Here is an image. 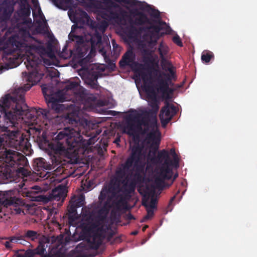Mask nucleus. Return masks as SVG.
Returning a JSON list of instances; mask_svg holds the SVG:
<instances>
[{
	"mask_svg": "<svg viewBox=\"0 0 257 257\" xmlns=\"http://www.w3.org/2000/svg\"><path fill=\"white\" fill-rule=\"evenodd\" d=\"M79 98V99L81 101V103H84L86 101V99H87V97L86 95L84 93V91L80 92L79 94L77 96Z\"/></svg>",
	"mask_w": 257,
	"mask_h": 257,
	"instance_id": "obj_48",
	"label": "nucleus"
},
{
	"mask_svg": "<svg viewBox=\"0 0 257 257\" xmlns=\"http://www.w3.org/2000/svg\"><path fill=\"white\" fill-rule=\"evenodd\" d=\"M161 65L162 69L165 72H168L169 73L160 72L159 70L154 69V71L156 73V75L157 77H161V78H163V79H168L174 78V80L175 81L177 79V76L175 74V67L172 63L166 58H163L161 60Z\"/></svg>",
	"mask_w": 257,
	"mask_h": 257,
	"instance_id": "obj_15",
	"label": "nucleus"
},
{
	"mask_svg": "<svg viewBox=\"0 0 257 257\" xmlns=\"http://www.w3.org/2000/svg\"><path fill=\"white\" fill-rule=\"evenodd\" d=\"M21 118H23L22 116L18 117L15 126H6L0 124V139H2L3 145L8 146L28 154L31 150V144L22 133L16 128L17 127L16 125L19 124L18 120Z\"/></svg>",
	"mask_w": 257,
	"mask_h": 257,
	"instance_id": "obj_7",
	"label": "nucleus"
},
{
	"mask_svg": "<svg viewBox=\"0 0 257 257\" xmlns=\"http://www.w3.org/2000/svg\"><path fill=\"white\" fill-rule=\"evenodd\" d=\"M22 203V200L14 196H12V192L0 191V212H2V207H8L13 206L16 207V211L18 213H20L22 210L20 207L17 208Z\"/></svg>",
	"mask_w": 257,
	"mask_h": 257,
	"instance_id": "obj_13",
	"label": "nucleus"
},
{
	"mask_svg": "<svg viewBox=\"0 0 257 257\" xmlns=\"http://www.w3.org/2000/svg\"><path fill=\"white\" fill-rule=\"evenodd\" d=\"M46 251L45 244L42 242H40L38 246L33 250L31 251V255L34 256L35 255H39L41 257H43L46 254Z\"/></svg>",
	"mask_w": 257,
	"mask_h": 257,
	"instance_id": "obj_27",
	"label": "nucleus"
},
{
	"mask_svg": "<svg viewBox=\"0 0 257 257\" xmlns=\"http://www.w3.org/2000/svg\"><path fill=\"white\" fill-rule=\"evenodd\" d=\"M117 3H122L131 7H138L141 10H146L149 13L150 16L157 20L154 21L158 24H166L160 19V13L158 10L152 8L150 5L145 2L138 0H114Z\"/></svg>",
	"mask_w": 257,
	"mask_h": 257,
	"instance_id": "obj_11",
	"label": "nucleus"
},
{
	"mask_svg": "<svg viewBox=\"0 0 257 257\" xmlns=\"http://www.w3.org/2000/svg\"><path fill=\"white\" fill-rule=\"evenodd\" d=\"M158 52L160 56L161 59L166 58V56L168 53V47L161 42L159 46Z\"/></svg>",
	"mask_w": 257,
	"mask_h": 257,
	"instance_id": "obj_30",
	"label": "nucleus"
},
{
	"mask_svg": "<svg viewBox=\"0 0 257 257\" xmlns=\"http://www.w3.org/2000/svg\"><path fill=\"white\" fill-rule=\"evenodd\" d=\"M68 122L72 124H77L78 123L76 118H72L68 116Z\"/></svg>",
	"mask_w": 257,
	"mask_h": 257,
	"instance_id": "obj_50",
	"label": "nucleus"
},
{
	"mask_svg": "<svg viewBox=\"0 0 257 257\" xmlns=\"http://www.w3.org/2000/svg\"><path fill=\"white\" fill-rule=\"evenodd\" d=\"M214 58L213 53L208 50L204 51L201 55V60L206 63H209L211 59Z\"/></svg>",
	"mask_w": 257,
	"mask_h": 257,
	"instance_id": "obj_31",
	"label": "nucleus"
},
{
	"mask_svg": "<svg viewBox=\"0 0 257 257\" xmlns=\"http://www.w3.org/2000/svg\"><path fill=\"white\" fill-rule=\"evenodd\" d=\"M144 53L145 54L149 55L148 57H145L144 58V62L145 64H151L153 65L155 62V60L152 56V52L149 50H144Z\"/></svg>",
	"mask_w": 257,
	"mask_h": 257,
	"instance_id": "obj_36",
	"label": "nucleus"
},
{
	"mask_svg": "<svg viewBox=\"0 0 257 257\" xmlns=\"http://www.w3.org/2000/svg\"><path fill=\"white\" fill-rule=\"evenodd\" d=\"M10 242H11L9 240L6 241L4 243L5 247L8 249H11L12 248V246L11 245Z\"/></svg>",
	"mask_w": 257,
	"mask_h": 257,
	"instance_id": "obj_52",
	"label": "nucleus"
},
{
	"mask_svg": "<svg viewBox=\"0 0 257 257\" xmlns=\"http://www.w3.org/2000/svg\"><path fill=\"white\" fill-rule=\"evenodd\" d=\"M29 73L23 72V77L30 83L25 84L24 88L15 90L12 94L5 95L0 101V112L7 123L14 125L20 116H27L29 113L28 106L25 103V92L36 84L44 76L43 71L30 69Z\"/></svg>",
	"mask_w": 257,
	"mask_h": 257,
	"instance_id": "obj_2",
	"label": "nucleus"
},
{
	"mask_svg": "<svg viewBox=\"0 0 257 257\" xmlns=\"http://www.w3.org/2000/svg\"><path fill=\"white\" fill-rule=\"evenodd\" d=\"M132 234L133 235H137L138 234V231H133V232H132Z\"/></svg>",
	"mask_w": 257,
	"mask_h": 257,
	"instance_id": "obj_59",
	"label": "nucleus"
},
{
	"mask_svg": "<svg viewBox=\"0 0 257 257\" xmlns=\"http://www.w3.org/2000/svg\"><path fill=\"white\" fill-rule=\"evenodd\" d=\"M180 87H181V85H177L176 86V88H179Z\"/></svg>",
	"mask_w": 257,
	"mask_h": 257,
	"instance_id": "obj_63",
	"label": "nucleus"
},
{
	"mask_svg": "<svg viewBox=\"0 0 257 257\" xmlns=\"http://www.w3.org/2000/svg\"><path fill=\"white\" fill-rule=\"evenodd\" d=\"M119 141H120V139L118 138V139L115 140V142L117 143V142H119Z\"/></svg>",
	"mask_w": 257,
	"mask_h": 257,
	"instance_id": "obj_60",
	"label": "nucleus"
},
{
	"mask_svg": "<svg viewBox=\"0 0 257 257\" xmlns=\"http://www.w3.org/2000/svg\"><path fill=\"white\" fill-rule=\"evenodd\" d=\"M93 76V79H94V80H97V78H98V75H97V74L95 73V74H94L93 75V76Z\"/></svg>",
	"mask_w": 257,
	"mask_h": 257,
	"instance_id": "obj_54",
	"label": "nucleus"
},
{
	"mask_svg": "<svg viewBox=\"0 0 257 257\" xmlns=\"http://www.w3.org/2000/svg\"><path fill=\"white\" fill-rule=\"evenodd\" d=\"M90 247L94 249L99 248L102 242V234L100 231L94 232L91 239L90 240Z\"/></svg>",
	"mask_w": 257,
	"mask_h": 257,
	"instance_id": "obj_23",
	"label": "nucleus"
},
{
	"mask_svg": "<svg viewBox=\"0 0 257 257\" xmlns=\"http://www.w3.org/2000/svg\"><path fill=\"white\" fill-rule=\"evenodd\" d=\"M107 213L108 210L104 207H103L98 211L96 217L103 222L106 218Z\"/></svg>",
	"mask_w": 257,
	"mask_h": 257,
	"instance_id": "obj_35",
	"label": "nucleus"
},
{
	"mask_svg": "<svg viewBox=\"0 0 257 257\" xmlns=\"http://www.w3.org/2000/svg\"><path fill=\"white\" fill-rule=\"evenodd\" d=\"M164 24L151 25L146 27V29L149 31L147 34L144 36L143 38L148 44L149 48L153 49L157 45L158 40L160 38L159 33L162 29L161 26Z\"/></svg>",
	"mask_w": 257,
	"mask_h": 257,
	"instance_id": "obj_14",
	"label": "nucleus"
},
{
	"mask_svg": "<svg viewBox=\"0 0 257 257\" xmlns=\"http://www.w3.org/2000/svg\"><path fill=\"white\" fill-rule=\"evenodd\" d=\"M127 134L135 136L137 134L147 135L146 140L148 144L160 145V138L157 136V120L156 116L146 112L144 114L135 111L128 115L125 127Z\"/></svg>",
	"mask_w": 257,
	"mask_h": 257,
	"instance_id": "obj_3",
	"label": "nucleus"
},
{
	"mask_svg": "<svg viewBox=\"0 0 257 257\" xmlns=\"http://www.w3.org/2000/svg\"><path fill=\"white\" fill-rule=\"evenodd\" d=\"M112 44L113 48H115V47L117 46V45L116 44V43L114 41H112Z\"/></svg>",
	"mask_w": 257,
	"mask_h": 257,
	"instance_id": "obj_56",
	"label": "nucleus"
},
{
	"mask_svg": "<svg viewBox=\"0 0 257 257\" xmlns=\"http://www.w3.org/2000/svg\"><path fill=\"white\" fill-rule=\"evenodd\" d=\"M103 4L105 5V8L103 9L105 10L108 12L112 10L113 8H119L118 5L114 3L111 0H103Z\"/></svg>",
	"mask_w": 257,
	"mask_h": 257,
	"instance_id": "obj_32",
	"label": "nucleus"
},
{
	"mask_svg": "<svg viewBox=\"0 0 257 257\" xmlns=\"http://www.w3.org/2000/svg\"><path fill=\"white\" fill-rule=\"evenodd\" d=\"M7 239H9L10 242H14V243H20L21 244L22 243V242L20 241L23 240L22 239V235L20 236H11L8 238H6Z\"/></svg>",
	"mask_w": 257,
	"mask_h": 257,
	"instance_id": "obj_40",
	"label": "nucleus"
},
{
	"mask_svg": "<svg viewBox=\"0 0 257 257\" xmlns=\"http://www.w3.org/2000/svg\"><path fill=\"white\" fill-rule=\"evenodd\" d=\"M149 197L148 198H143L142 201V205L144 206V203L148 206V207L152 209H156L157 208V200L156 198L152 196L151 198L150 204L148 203Z\"/></svg>",
	"mask_w": 257,
	"mask_h": 257,
	"instance_id": "obj_33",
	"label": "nucleus"
},
{
	"mask_svg": "<svg viewBox=\"0 0 257 257\" xmlns=\"http://www.w3.org/2000/svg\"><path fill=\"white\" fill-rule=\"evenodd\" d=\"M31 7L29 5H28L27 7H24V8L21 9V13L23 16L25 17H29L31 14Z\"/></svg>",
	"mask_w": 257,
	"mask_h": 257,
	"instance_id": "obj_41",
	"label": "nucleus"
},
{
	"mask_svg": "<svg viewBox=\"0 0 257 257\" xmlns=\"http://www.w3.org/2000/svg\"><path fill=\"white\" fill-rule=\"evenodd\" d=\"M91 26L95 30V35H96L98 42H100L101 41V35L98 31L103 33L108 26L107 23L105 21H102L100 23H94Z\"/></svg>",
	"mask_w": 257,
	"mask_h": 257,
	"instance_id": "obj_24",
	"label": "nucleus"
},
{
	"mask_svg": "<svg viewBox=\"0 0 257 257\" xmlns=\"http://www.w3.org/2000/svg\"><path fill=\"white\" fill-rule=\"evenodd\" d=\"M131 13L137 17L135 18V20H133L132 18L129 19L128 22L131 25L142 26L146 24H152L150 20L144 13L139 12L137 10H135Z\"/></svg>",
	"mask_w": 257,
	"mask_h": 257,
	"instance_id": "obj_19",
	"label": "nucleus"
},
{
	"mask_svg": "<svg viewBox=\"0 0 257 257\" xmlns=\"http://www.w3.org/2000/svg\"><path fill=\"white\" fill-rule=\"evenodd\" d=\"M96 132L97 135H99L101 132L98 130V131H96Z\"/></svg>",
	"mask_w": 257,
	"mask_h": 257,
	"instance_id": "obj_61",
	"label": "nucleus"
},
{
	"mask_svg": "<svg viewBox=\"0 0 257 257\" xmlns=\"http://www.w3.org/2000/svg\"><path fill=\"white\" fill-rule=\"evenodd\" d=\"M90 221L89 222L88 226L85 228L90 231L92 229H96V231H102L103 229L102 226L100 227L103 221L98 219L96 216H90Z\"/></svg>",
	"mask_w": 257,
	"mask_h": 257,
	"instance_id": "obj_22",
	"label": "nucleus"
},
{
	"mask_svg": "<svg viewBox=\"0 0 257 257\" xmlns=\"http://www.w3.org/2000/svg\"><path fill=\"white\" fill-rule=\"evenodd\" d=\"M39 236V234L37 231L28 230L26 231L22 235V239L24 240V238L27 239H30L31 240H35Z\"/></svg>",
	"mask_w": 257,
	"mask_h": 257,
	"instance_id": "obj_29",
	"label": "nucleus"
},
{
	"mask_svg": "<svg viewBox=\"0 0 257 257\" xmlns=\"http://www.w3.org/2000/svg\"><path fill=\"white\" fill-rule=\"evenodd\" d=\"M85 124H86V125H88L89 126V123H90V121H87V120H85Z\"/></svg>",
	"mask_w": 257,
	"mask_h": 257,
	"instance_id": "obj_58",
	"label": "nucleus"
},
{
	"mask_svg": "<svg viewBox=\"0 0 257 257\" xmlns=\"http://www.w3.org/2000/svg\"><path fill=\"white\" fill-rule=\"evenodd\" d=\"M144 206H145L146 209L147 214L144 217L142 221H145L146 220L151 219L154 215V209L149 208L145 203H144Z\"/></svg>",
	"mask_w": 257,
	"mask_h": 257,
	"instance_id": "obj_38",
	"label": "nucleus"
},
{
	"mask_svg": "<svg viewBox=\"0 0 257 257\" xmlns=\"http://www.w3.org/2000/svg\"><path fill=\"white\" fill-rule=\"evenodd\" d=\"M67 190L66 188L62 185H59L52 190L51 197L56 201L63 200L66 196Z\"/></svg>",
	"mask_w": 257,
	"mask_h": 257,
	"instance_id": "obj_20",
	"label": "nucleus"
},
{
	"mask_svg": "<svg viewBox=\"0 0 257 257\" xmlns=\"http://www.w3.org/2000/svg\"><path fill=\"white\" fill-rule=\"evenodd\" d=\"M126 218L128 220L135 219L134 216L130 213L126 215Z\"/></svg>",
	"mask_w": 257,
	"mask_h": 257,
	"instance_id": "obj_53",
	"label": "nucleus"
},
{
	"mask_svg": "<svg viewBox=\"0 0 257 257\" xmlns=\"http://www.w3.org/2000/svg\"><path fill=\"white\" fill-rule=\"evenodd\" d=\"M14 45L16 48L22 52H25L26 61L24 63L27 69H34L35 70L43 71L45 67L42 64V62L47 64L46 60L44 58L46 55H49V50L41 45H28L25 42L16 41Z\"/></svg>",
	"mask_w": 257,
	"mask_h": 257,
	"instance_id": "obj_5",
	"label": "nucleus"
},
{
	"mask_svg": "<svg viewBox=\"0 0 257 257\" xmlns=\"http://www.w3.org/2000/svg\"><path fill=\"white\" fill-rule=\"evenodd\" d=\"M139 33L138 30L137 28L131 25L130 28L128 30V33L129 36H132L133 35L136 36Z\"/></svg>",
	"mask_w": 257,
	"mask_h": 257,
	"instance_id": "obj_45",
	"label": "nucleus"
},
{
	"mask_svg": "<svg viewBox=\"0 0 257 257\" xmlns=\"http://www.w3.org/2000/svg\"><path fill=\"white\" fill-rule=\"evenodd\" d=\"M173 42L179 47L183 46L182 42L178 35H176L173 37Z\"/></svg>",
	"mask_w": 257,
	"mask_h": 257,
	"instance_id": "obj_46",
	"label": "nucleus"
},
{
	"mask_svg": "<svg viewBox=\"0 0 257 257\" xmlns=\"http://www.w3.org/2000/svg\"><path fill=\"white\" fill-rule=\"evenodd\" d=\"M70 204L68 206V218L70 223L74 222L77 218V208H78L71 201Z\"/></svg>",
	"mask_w": 257,
	"mask_h": 257,
	"instance_id": "obj_26",
	"label": "nucleus"
},
{
	"mask_svg": "<svg viewBox=\"0 0 257 257\" xmlns=\"http://www.w3.org/2000/svg\"><path fill=\"white\" fill-rule=\"evenodd\" d=\"M70 201L78 208L83 206L84 202V198L83 196L74 198H72Z\"/></svg>",
	"mask_w": 257,
	"mask_h": 257,
	"instance_id": "obj_37",
	"label": "nucleus"
},
{
	"mask_svg": "<svg viewBox=\"0 0 257 257\" xmlns=\"http://www.w3.org/2000/svg\"><path fill=\"white\" fill-rule=\"evenodd\" d=\"M36 141L40 148L48 152L52 164L57 166L61 162V155L67 150L79 148L84 145V141L79 128L66 127L57 132V135L51 142L47 137V133L40 128H35Z\"/></svg>",
	"mask_w": 257,
	"mask_h": 257,
	"instance_id": "obj_1",
	"label": "nucleus"
},
{
	"mask_svg": "<svg viewBox=\"0 0 257 257\" xmlns=\"http://www.w3.org/2000/svg\"><path fill=\"white\" fill-rule=\"evenodd\" d=\"M69 38L71 41L76 40L77 42H83L82 37L80 36L75 35L74 34H72L71 33L69 35Z\"/></svg>",
	"mask_w": 257,
	"mask_h": 257,
	"instance_id": "obj_43",
	"label": "nucleus"
},
{
	"mask_svg": "<svg viewBox=\"0 0 257 257\" xmlns=\"http://www.w3.org/2000/svg\"><path fill=\"white\" fill-rule=\"evenodd\" d=\"M178 176V173H176L174 176H173V180H174L175 179H176Z\"/></svg>",
	"mask_w": 257,
	"mask_h": 257,
	"instance_id": "obj_57",
	"label": "nucleus"
},
{
	"mask_svg": "<svg viewBox=\"0 0 257 257\" xmlns=\"http://www.w3.org/2000/svg\"><path fill=\"white\" fill-rule=\"evenodd\" d=\"M142 158V148L139 145L135 146L133 147L130 156L127 158L123 164H121L116 170L115 175L116 178L120 181L124 178L129 173L130 168L137 162H139L140 159Z\"/></svg>",
	"mask_w": 257,
	"mask_h": 257,
	"instance_id": "obj_10",
	"label": "nucleus"
},
{
	"mask_svg": "<svg viewBox=\"0 0 257 257\" xmlns=\"http://www.w3.org/2000/svg\"><path fill=\"white\" fill-rule=\"evenodd\" d=\"M121 68L129 66L133 69L136 77H140L143 82V89L148 97L156 101L157 93L152 85L151 75L145 72L144 66L136 62V55L132 49L128 50L122 56L119 62Z\"/></svg>",
	"mask_w": 257,
	"mask_h": 257,
	"instance_id": "obj_6",
	"label": "nucleus"
},
{
	"mask_svg": "<svg viewBox=\"0 0 257 257\" xmlns=\"http://www.w3.org/2000/svg\"><path fill=\"white\" fill-rule=\"evenodd\" d=\"M108 13L111 18L117 23H121L123 21L125 22V18L128 17L127 12L124 10H121L119 14L114 12L112 10L108 12Z\"/></svg>",
	"mask_w": 257,
	"mask_h": 257,
	"instance_id": "obj_25",
	"label": "nucleus"
},
{
	"mask_svg": "<svg viewBox=\"0 0 257 257\" xmlns=\"http://www.w3.org/2000/svg\"><path fill=\"white\" fill-rule=\"evenodd\" d=\"M151 148L154 146L155 149L152 152V156H151V151H150L148 154V159L155 164L162 163L164 162L161 166L157 169L155 175V183L157 187H159L163 185L165 180H169L172 178L173 175L172 169L171 168L172 160L169 157L168 152L165 149L159 152L156 156V153L159 147L153 144V142H151Z\"/></svg>",
	"mask_w": 257,
	"mask_h": 257,
	"instance_id": "obj_8",
	"label": "nucleus"
},
{
	"mask_svg": "<svg viewBox=\"0 0 257 257\" xmlns=\"http://www.w3.org/2000/svg\"><path fill=\"white\" fill-rule=\"evenodd\" d=\"M170 154L172 156L173 160H172V166L177 168L179 167V159L176 153L175 149L172 148L170 150Z\"/></svg>",
	"mask_w": 257,
	"mask_h": 257,
	"instance_id": "obj_34",
	"label": "nucleus"
},
{
	"mask_svg": "<svg viewBox=\"0 0 257 257\" xmlns=\"http://www.w3.org/2000/svg\"><path fill=\"white\" fill-rule=\"evenodd\" d=\"M175 196H174L173 197H172L169 202V204H168V209L169 211H171L172 209L171 208V206L172 205V203H173V202L174 201V200H175Z\"/></svg>",
	"mask_w": 257,
	"mask_h": 257,
	"instance_id": "obj_51",
	"label": "nucleus"
},
{
	"mask_svg": "<svg viewBox=\"0 0 257 257\" xmlns=\"http://www.w3.org/2000/svg\"><path fill=\"white\" fill-rule=\"evenodd\" d=\"M174 78L163 79L161 77L156 78V83L155 88L157 91L162 95V97L166 100H169L172 98L171 95L175 91V89L170 88V85L173 86L174 84L172 82Z\"/></svg>",
	"mask_w": 257,
	"mask_h": 257,
	"instance_id": "obj_12",
	"label": "nucleus"
},
{
	"mask_svg": "<svg viewBox=\"0 0 257 257\" xmlns=\"http://www.w3.org/2000/svg\"><path fill=\"white\" fill-rule=\"evenodd\" d=\"M28 164V160L24 155L7 148L0 139V179L7 180L11 177L14 171L26 176L27 170L25 167Z\"/></svg>",
	"mask_w": 257,
	"mask_h": 257,
	"instance_id": "obj_4",
	"label": "nucleus"
},
{
	"mask_svg": "<svg viewBox=\"0 0 257 257\" xmlns=\"http://www.w3.org/2000/svg\"><path fill=\"white\" fill-rule=\"evenodd\" d=\"M16 58L12 54H7L5 56L3 57V60L5 61H9L10 63H13Z\"/></svg>",
	"mask_w": 257,
	"mask_h": 257,
	"instance_id": "obj_42",
	"label": "nucleus"
},
{
	"mask_svg": "<svg viewBox=\"0 0 257 257\" xmlns=\"http://www.w3.org/2000/svg\"><path fill=\"white\" fill-rule=\"evenodd\" d=\"M91 4L93 8L96 9H103L102 4L100 1L94 0L92 1V2H91Z\"/></svg>",
	"mask_w": 257,
	"mask_h": 257,
	"instance_id": "obj_47",
	"label": "nucleus"
},
{
	"mask_svg": "<svg viewBox=\"0 0 257 257\" xmlns=\"http://www.w3.org/2000/svg\"><path fill=\"white\" fill-rule=\"evenodd\" d=\"M42 90H43V93L44 94V93H45V92L44 88H43V89H42Z\"/></svg>",
	"mask_w": 257,
	"mask_h": 257,
	"instance_id": "obj_64",
	"label": "nucleus"
},
{
	"mask_svg": "<svg viewBox=\"0 0 257 257\" xmlns=\"http://www.w3.org/2000/svg\"><path fill=\"white\" fill-rule=\"evenodd\" d=\"M79 86V83L77 81H70L66 86L65 89L68 90H74Z\"/></svg>",
	"mask_w": 257,
	"mask_h": 257,
	"instance_id": "obj_39",
	"label": "nucleus"
},
{
	"mask_svg": "<svg viewBox=\"0 0 257 257\" xmlns=\"http://www.w3.org/2000/svg\"><path fill=\"white\" fill-rule=\"evenodd\" d=\"M148 227L149 226L148 225H145L142 228L143 231H145Z\"/></svg>",
	"mask_w": 257,
	"mask_h": 257,
	"instance_id": "obj_55",
	"label": "nucleus"
},
{
	"mask_svg": "<svg viewBox=\"0 0 257 257\" xmlns=\"http://www.w3.org/2000/svg\"><path fill=\"white\" fill-rule=\"evenodd\" d=\"M65 49H66L65 48V49H63V51H62V52H61V53L60 54V56L62 58H64L65 59H66L69 58L71 56V52H70L69 54H67L66 55H65Z\"/></svg>",
	"mask_w": 257,
	"mask_h": 257,
	"instance_id": "obj_49",
	"label": "nucleus"
},
{
	"mask_svg": "<svg viewBox=\"0 0 257 257\" xmlns=\"http://www.w3.org/2000/svg\"><path fill=\"white\" fill-rule=\"evenodd\" d=\"M52 163V162H51ZM61 165V162L60 164L58 165H53L52 164L51 165L50 164H48L45 159L43 158H36L34 160L33 163V169L38 172H41L42 171L44 170H50L52 169H54L55 168L57 167V169H58L59 167Z\"/></svg>",
	"mask_w": 257,
	"mask_h": 257,
	"instance_id": "obj_17",
	"label": "nucleus"
},
{
	"mask_svg": "<svg viewBox=\"0 0 257 257\" xmlns=\"http://www.w3.org/2000/svg\"><path fill=\"white\" fill-rule=\"evenodd\" d=\"M176 113V107L173 104L170 105L168 102H167L162 108L159 114L162 126L165 127Z\"/></svg>",
	"mask_w": 257,
	"mask_h": 257,
	"instance_id": "obj_16",
	"label": "nucleus"
},
{
	"mask_svg": "<svg viewBox=\"0 0 257 257\" xmlns=\"http://www.w3.org/2000/svg\"><path fill=\"white\" fill-rule=\"evenodd\" d=\"M50 110L44 109L39 108L38 109H35V114L36 117H42L44 119H49Z\"/></svg>",
	"mask_w": 257,
	"mask_h": 257,
	"instance_id": "obj_28",
	"label": "nucleus"
},
{
	"mask_svg": "<svg viewBox=\"0 0 257 257\" xmlns=\"http://www.w3.org/2000/svg\"><path fill=\"white\" fill-rule=\"evenodd\" d=\"M145 163L142 158L135 164V173L132 180L127 183H124L122 186L123 193L126 198H130L131 194L135 191L137 185L144 182L145 175Z\"/></svg>",
	"mask_w": 257,
	"mask_h": 257,
	"instance_id": "obj_9",
	"label": "nucleus"
},
{
	"mask_svg": "<svg viewBox=\"0 0 257 257\" xmlns=\"http://www.w3.org/2000/svg\"><path fill=\"white\" fill-rule=\"evenodd\" d=\"M38 12H39V13H40V14L42 13V11H41V10L40 8H39V11H38Z\"/></svg>",
	"mask_w": 257,
	"mask_h": 257,
	"instance_id": "obj_62",
	"label": "nucleus"
},
{
	"mask_svg": "<svg viewBox=\"0 0 257 257\" xmlns=\"http://www.w3.org/2000/svg\"><path fill=\"white\" fill-rule=\"evenodd\" d=\"M127 202L125 198L121 196L120 199L116 203V206L117 208H119L121 206H126Z\"/></svg>",
	"mask_w": 257,
	"mask_h": 257,
	"instance_id": "obj_44",
	"label": "nucleus"
},
{
	"mask_svg": "<svg viewBox=\"0 0 257 257\" xmlns=\"http://www.w3.org/2000/svg\"><path fill=\"white\" fill-rule=\"evenodd\" d=\"M62 101L59 98L57 99L53 96H51L48 101L47 105L52 110L55 111L56 113H59L63 111L65 108L64 104L60 103Z\"/></svg>",
	"mask_w": 257,
	"mask_h": 257,
	"instance_id": "obj_21",
	"label": "nucleus"
},
{
	"mask_svg": "<svg viewBox=\"0 0 257 257\" xmlns=\"http://www.w3.org/2000/svg\"><path fill=\"white\" fill-rule=\"evenodd\" d=\"M119 191V185L116 187L115 185H110L108 188L104 187L102 189L98 197V199L102 202L108 197L107 200L110 201L112 197H115L116 193Z\"/></svg>",
	"mask_w": 257,
	"mask_h": 257,
	"instance_id": "obj_18",
	"label": "nucleus"
}]
</instances>
